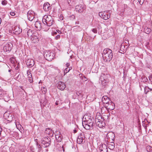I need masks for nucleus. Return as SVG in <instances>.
<instances>
[{"mask_svg": "<svg viewBox=\"0 0 152 152\" xmlns=\"http://www.w3.org/2000/svg\"><path fill=\"white\" fill-rule=\"evenodd\" d=\"M12 46L13 45L12 43L10 42L8 43L4 46V51L9 53L11 50Z\"/></svg>", "mask_w": 152, "mask_h": 152, "instance_id": "39448f33", "label": "nucleus"}, {"mask_svg": "<svg viewBox=\"0 0 152 152\" xmlns=\"http://www.w3.org/2000/svg\"><path fill=\"white\" fill-rule=\"evenodd\" d=\"M26 64L28 67H31L34 65V63L33 60L31 59H29L27 60Z\"/></svg>", "mask_w": 152, "mask_h": 152, "instance_id": "f8f14e48", "label": "nucleus"}, {"mask_svg": "<svg viewBox=\"0 0 152 152\" xmlns=\"http://www.w3.org/2000/svg\"><path fill=\"white\" fill-rule=\"evenodd\" d=\"M41 91L42 93L44 94H45L47 92V89L46 88L44 87L42 88Z\"/></svg>", "mask_w": 152, "mask_h": 152, "instance_id": "c756f323", "label": "nucleus"}, {"mask_svg": "<svg viewBox=\"0 0 152 152\" xmlns=\"http://www.w3.org/2000/svg\"><path fill=\"white\" fill-rule=\"evenodd\" d=\"M57 88L61 90H64L66 87V85L64 83L59 82L57 84Z\"/></svg>", "mask_w": 152, "mask_h": 152, "instance_id": "1a4fd4ad", "label": "nucleus"}, {"mask_svg": "<svg viewBox=\"0 0 152 152\" xmlns=\"http://www.w3.org/2000/svg\"><path fill=\"white\" fill-rule=\"evenodd\" d=\"M99 15L101 18L105 20L108 19L110 17V14L108 13L107 11L99 12Z\"/></svg>", "mask_w": 152, "mask_h": 152, "instance_id": "20e7f679", "label": "nucleus"}, {"mask_svg": "<svg viewBox=\"0 0 152 152\" xmlns=\"http://www.w3.org/2000/svg\"><path fill=\"white\" fill-rule=\"evenodd\" d=\"M106 137H107V138L111 139L113 141L115 137V134L113 132H110L107 134Z\"/></svg>", "mask_w": 152, "mask_h": 152, "instance_id": "2eb2a0df", "label": "nucleus"}, {"mask_svg": "<svg viewBox=\"0 0 152 152\" xmlns=\"http://www.w3.org/2000/svg\"><path fill=\"white\" fill-rule=\"evenodd\" d=\"M75 9L77 11H78L79 13H81L85 10V7L84 5L80 4L76 5L75 7Z\"/></svg>", "mask_w": 152, "mask_h": 152, "instance_id": "0eeeda50", "label": "nucleus"}, {"mask_svg": "<svg viewBox=\"0 0 152 152\" xmlns=\"http://www.w3.org/2000/svg\"><path fill=\"white\" fill-rule=\"evenodd\" d=\"M34 30H32V33H33V32H34Z\"/></svg>", "mask_w": 152, "mask_h": 152, "instance_id": "69168bd1", "label": "nucleus"}, {"mask_svg": "<svg viewBox=\"0 0 152 152\" xmlns=\"http://www.w3.org/2000/svg\"><path fill=\"white\" fill-rule=\"evenodd\" d=\"M98 114L100 115V114H96L95 118V122H99V120H101V119H102V116L100 115H99Z\"/></svg>", "mask_w": 152, "mask_h": 152, "instance_id": "b1692460", "label": "nucleus"}, {"mask_svg": "<svg viewBox=\"0 0 152 152\" xmlns=\"http://www.w3.org/2000/svg\"><path fill=\"white\" fill-rule=\"evenodd\" d=\"M151 31V29H144L143 31L147 34H149Z\"/></svg>", "mask_w": 152, "mask_h": 152, "instance_id": "72a5a7b5", "label": "nucleus"}, {"mask_svg": "<svg viewBox=\"0 0 152 152\" xmlns=\"http://www.w3.org/2000/svg\"><path fill=\"white\" fill-rule=\"evenodd\" d=\"M107 146L110 149L113 150L115 148V144L113 142H111L108 144Z\"/></svg>", "mask_w": 152, "mask_h": 152, "instance_id": "412c9836", "label": "nucleus"}, {"mask_svg": "<svg viewBox=\"0 0 152 152\" xmlns=\"http://www.w3.org/2000/svg\"><path fill=\"white\" fill-rule=\"evenodd\" d=\"M150 89L148 87L146 86L144 88L145 92V94H147L149 91V90Z\"/></svg>", "mask_w": 152, "mask_h": 152, "instance_id": "c9c22d12", "label": "nucleus"}, {"mask_svg": "<svg viewBox=\"0 0 152 152\" xmlns=\"http://www.w3.org/2000/svg\"><path fill=\"white\" fill-rule=\"evenodd\" d=\"M28 80L30 83H32L33 82V78L32 77L28 78Z\"/></svg>", "mask_w": 152, "mask_h": 152, "instance_id": "49530a36", "label": "nucleus"}, {"mask_svg": "<svg viewBox=\"0 0 152 152\" xmlns=\"http://www.w3.org/2000/svg\"><path fill=\"white\" fill-rule=\"evenodd\" d=\"M27 74L28 75V78L32 77V75L31 73L30 72H28V71L27 72Z\"/></svg>", "mask_w": 152, "mask_h": 152, "instance_id": "e433bc0d", "label": "nucleus"}, {"mask_svg": "<svg viewBox=\"0 0 152 152\" xmlns=\"http://www.w3.org/2000/svg\"><path fill=\"white\" fill-rule=\"evenodd\" d=\"M93 122L89 123V124H88V125L90 127H92L93 126Z\"/></svg>", "mask_w": 152, "mask_h": 152, "instance_id": "a18cd8bd", "label": "nucleus"}, {"mask_svg": "<svg viewBox=\"0 0 152 152\" xmlns=\"http://www.w3.org/2000/svg\"><path fill=\"white\" fill-rule=\"evenodd\" d=\"M106 100L107 101H110V99H109V98H108L107 96H104L102 98V101H103V100Z\"/></svg>", "mask_w": 152, "mask_h": 152, "instance_id": "2f4dec72", "label": "nucleus"}, {"mask_svg": "<svg viewBox=\"0 0 152 152\" xmlns=\"http://www.w3.org/2000/svg\"><path fill=\"white\" fill-rule=\"evenodd\" d=\"M51 52L50 51H48L45 53L44 54V57L45 58L46 60L50 56V54Z\"/></svg>", "mask_w": 152, "mask_h": 152, "instance_id": "bb28decb", "label": "nucleus"}, {"mask_svg": "<svg viewBox=\"0 0 152 152\" xmlns=\"http://www.w3.org/2000/svg\"><path fill=\"white\" fill-rule=\"evenodd\" d=\"M55 104L56 105H58V102H57V101H56L55 103Z\"/></svg>", "mask_w": 152, "mask_h": 152, "instance_id": "680f3d73", "label": "nucleus"}, {"mask_svg": "<svg viewBox=\"0 0 152 152\" xmlns=\"http://www.w3.org/2000/svg\"><path fill=\"white\" fill-rule=\"evenodd\" d=\"M0 96L1 97L4 96V92L3 91L0 89Z\"/></svg>", "mask_w": 152, "mask_h": 152, "instance_id": "79ce46f5", "label": "nucleus"}, {"mask_svg": "<svg viewBox=\"0 0 152 152\" xmlns=\"http://www.w3.org/2000/svg\"><path fill=\"white\" fill-rule=\"evenodd\" d=\"M67 68H68V69H69V71L71 70L72 69V67H67Z\"/></svg>", "mask_w": 152, "mask_h": 152, "instance_id": "bf43d9fd", "label": "nucleus"}, {"mask_svg": "<svg viewBox=\"0 0 152 152\" xmlns=\"http://www.w3.org/2000/svg\"><path fill=\"white\" fill-rule=\"evenodd\" d=\"M53 53H51L50 54V56L48 58L47 60L49 61H51L52 59L54 58L53 56Z\"/></svg>", "mask_w": 152, "mask_h": 152, "instance_id": "c85d7f7f", "label": "nucleus"}, {"mask_svg": "<svg viewBox=\"0 0 152 152\" xmlns=\"http://www.w3.org/2000/svg\"><path fill=\"white\" fill-rule=\"evenodd\" d=\"M56 138L58 142H61L62 139V137L61 135H56Z\"/></svg>", "mask_w": 152, "mask_h": 152, "instance_id": "393cba45", "label": "nucleus"}, {"mask_svg": "<svg viewBox=\"0 0 152 152\" xmlns=\"http://www.w3.org/2000/svg\"><path fill=\"white\" fill-rule=\"evenodd\" d=\"M47 100H46L45 101V102H44L43 105H46V103H47Z\"/></svg>", "mask_w": 152, "mask_h": 152, "instance_id": "5fc2aeb1", "label": "nucleus"}, {"mask_svg": "<svg viewBox=\"0 0 152 152\" xmlns=\"http://www.w3.org/2000/svg\"><path fill=\"white\" fill-rule=\"evenodd\" d=\"M60 19L61 20H63V17L62 15H60Z\"/></svg>", "mask_w": 152, "mask_h": 152, "instance_id": "603ef678", "label": "nucleus"}, {"mask_svg": "<svg viewBox=\"0 0 152 152\" xmlns=\"http://www.w3.org/2000/svg\"><path fill=\"white\" fill-rule=\"evenodd\" d=\"M83 95V91H77L74 92V95L75 98L78 99H82Z\"/></svg>", "mask_w": 152, "mask_h": 152, "instance_id": "423d86ee", "label": "nucleus"}, {"mask_svg": "<svg viewBox=\"0 0 152 152\" xmlns=\"http://www.w3.org/2000/svg\"><path fill=\"white\" fill-rule=\"evenodd\" d=\"M44 18L42 20V21L43 23L44 24H45V23H47L48 22H49L53 20L51 16L50 15H46L44 16Z\"/></svg>", "mask_w": 152, "mask_h": 152, "instance_id": "4468645a", "label": "nucleus"}, {"mask_svg": "<svg viewBox=\"0 0 152 152\" xmlns=\"http://www.w3.org/2000/svg\"><path fill=\"white\" fill-rule=\"evenodd\" d=\"M37 34L35 33H34V34L33 35L31 36V39L34 43H35L38 42L39 39L38 37L36 36Z\"/></svg>", "mask_w": 152, "mask_h": 152, "instance_id": "a211bd4d", "label": "nucleus"}, {"mask_svg": "<svg viewBox=\"0 0 152 152\" xmlns=\"http://www.w3.org/2000/svg\"><path fill=\"white\" fill-rule=\"evenodd\" d=\"M17 123H18V122H17L16 123H15V124H16V126H17Z\"/></svg>", "mask_w": 152, "mask_h": 152, "instance_id": "338daca9", "label": "nucleus"}, {"mask_svg": "<svg viewBox=\"0 0 152 152\" xmlns=\"http://www.w3.org/2000/svg\"><path fill=\"white\" fill-rule=\"evenodd\" d=\"M51 143V139L49 137H44L41 140L40 144H38L37 142V145L38 146V150L41 151L42 150V147L43 148L47 147L49 146Z\"/></svg>", "mask_w": 152, "mask_h": 152, "instance_id": "f03ea898", "label": "nucleus"}, {"mask_svg": "<svg viewBox=\"0 0 152 152\" xmlns=\"http://www.w3.org/2000/svg\"><path fill=\"white\" fill-rule=\"evenodd\" d=\"M99 30L98 33L99 34H101L102 33L101 29H98Z\"/></svg>", "mask_w": 152, "mask_h": 152, "instance_id": "3c124183", "label": "nucleus"}, {"mask_svg": "<svg viewBox=\"0 0 152 152\" xmlns=\"http://www.w3.org/2000/svg\"><path fill=\"white\" fill-rule=\"evenodd\" d=\"M60 36L59 35H58L56 37L57 39L60 38Z\"/></svg>", "mask_w": 152, "mask_h": 152, "instance_id": "13d9d810", "label": "nucleus"}, {"mask_svg": "<svg viewBox=\"0 0 152 152\" xmlns=\"http://www.w3.org/2000/svg\"><path fill=\"white\" fill-rule=\"evenodd\" d=\"M138 2L140 5H142L143 3L144 0H138Z\"/></svg>", "mask_w": 152, "mask_h": 152, "instance_id": "c03bdc74", "label": "nucleus"}, {"mask_svg": "<svg viewBox=\"0 0 152 152\" xmlns=\"http://www.w3.org/2000/svg\"><path fill=\"white\" fill-rule=\"evenodd\" d=\"M8 114L7 113H5L4 115V116H5V115H7V117L5 119L7 120V121H12V115L11 114H8V115H7Z\"/></svg>", "mask_w": 152, "mask_h": 152, "instance_id": "aec40b11", "label": "nucleus"}, {"mask_svg": "<svg viewBox=\"0 0 152 152\" xmlns=\"http://www.w3.org/2000/svg\"><path fill=\"white\" fill-rule=\"evenodd\" d=\"M69 69H68V68H66L64 70V75L66 74L67 73L69 72Z\"/></svg>", "mask_w": 152, "mask_h": 152, "instance_id": "58836bf2", "label": "nucleus"}, {"mask_svg": "<svg viewBox=\"0 0 152 152\" xmlns=\"http://www.w3.org/2000/svg\"><path fill=\"white\" fill-rule=\"evenodd\" d=\"M14 58H10V61L12 63H14L15 62V61L14 60Z\"/></svg>", "mask_w": 152, "mask_h": 152, "instance_id": "de8ad7c7", "label": "nucleus"}, {"mask_svg": "<svg viewBox=\"0 0 152 152\" xmlns=\"http://www.w3.org/2000/svg\"><path fill=\"white\" fill-rule=\"evenodd\" d=\"M7 3V1L6 0H4L2 1L1 4L3 5H5Z\"/></svg>", "mask_w": 152, "mask_h": 152, "instance_id": "a19ab883", "label": "nucleus"}, {"mask_svg": "<svg viewBox=\"0 0 152 152\" xmlns=\"http://www.w3.org/2000/svg\"><path fill=\"white\" fill-rule=\"evenodd\" d=\"M10 15L12 16H14L15 15V13L14 12H10Z\"/></svg>", "mask_w": 152, "mask_h": 152, "instance_id": "8fccbe9b", "label": "nucleus"}, {"mask_svg": "<svg viewBox=\"0 0 152 152\" xmlns=\"http://www.w3.org/2000/svg\"><path fill=\"white\" fill-rule=\"evenodd\" d=\"M101 152H107L108 150L106 145L104 144H101L99 147Z\"/></svg>", "mask_w": 152, "mask_h": 152, "instance_id": "ddd939ff", "label": "nucleus"}, {"mask_svg": "<svg viewBox=\"0 0 152 152\" xmlns=\"http://www.w3.org/2000/svg\"><path fill=\"white\" fill-rule=\"evenodd\" d=\"M18 67H16V69H18Z\"/></svg>", "mask_w": 152, "mask_h": 152, "instance_id": "774afa93", "label": "nucleus"}, {"mask_svg": "<svg viewBox=\"0 0 152 152\" xmlns=\"http://www.w3.org/2000/svg\"><path fill=\"white\" fill-rule=\"evenodd\" d=\"M19 76H20L19 75H18L15 78V79L16 80H17V79H18V78L19 77Z\"/></svg>", "mask_w": 152, "mask_h": 152, "instance_id": "4d7b16f0", "label": "nucleus"}, {"mask_svg": "<svg viewBox=\"0 0 152 152\" xmlns=\"http://www.w3.org/2000/svg\"><path fill=\"white\" fill-rule=\"evenodd\" d=\"M22 31V29H12L9 30L10 32L12 34L18 35L20 34Z\"/></svg>", "mask_w": 152, "mask_h": 152, "instance_id": "9d476101", "label": "nucleus"}, {"mask_svg": "<svg viewBox=\"0 0 152 152\" xmlns=\"http://www.w3.org/2000/svg\"><path fill=\"white\" fill-rule=\"evenodd\" d=\"M146 150L148 152H152V147L150 146H147Z\"/></svg>", "mask_w": 152, "mask_h": 152, "instance_id": "7c9ffc66", "label": "nucleus"}, {"mask_svg": "<svg viewBox=\"0 0 152 152\" xmlns=\"http://www.w3.org/2000/svg\"><path fill=\"white\" fill-rule=\"evenodd\" d=\"M81 79L84 81H85L87 80V78L85 76L81 77Z\"/></svg>", "mask_w": 152, "mask_h": 152, "instance_id": "37998d69", "label": "nucleus"}, {"mask_svg": "<svg viewBox=\"0 0 152 152\" xmlns=\"http://www.w3.org/2000/svg\"><path fill=\"white\" fill-rule=\"evenodd\" d=\"M20 28V27L19 25H18L16 26V27H15V28Z\"/></svg>", "mask_w": 152, "mask_h": 152, "instance_id": "864d4df0", "label": "nucleus"}, {"mask_svg": "<svg viewBox=\"0 0 152 152\" xmlns=\"http://www.w3.org/2000/svg\"><path fill=\"white\" fill-rule=\"evenodd\" d=\"M53 21L52 20L49 22H48L47 23H45L47 25V26H50L52 25Z\"/></svg>", "mask_w": 152, "mask_h": 152, "instance_id": "473e14b6", "label": "nucleus"}, {"mask_svg": "<svg viewBox=\"0 0 152 152\" xmlns=\"http://www.w3.org/2000/svg\"><path fill=\"white\" fill-rule=\"evenodd\" d=\"M91 31L94 33H96L97 31L96 29H92Z\"/></svg>", "mask_w": 152, "mask_h": 152, "instance_id": "09e8293b", "label": "nucleus"}, {"mask_svg": "<svg viewBox=\"0 0 152 152\" xmlns=\"http://www.w3.org/2000/svg\"><path fill=\"white\" fill-rule=\"evenodd\" d=\"M27 17L29 20L32 21L34 18V12L32 11H29L27 13Z\"/></svg>", "mask_w": 152, "mask_h": 152, "instance_id": "6e6552de", "label": "nucleus"}, {"mask_svg": "<svg viewBox=\"0 0 152 152\" xmlns=\"http://www.w3.org/2000/svg\"><path fill=\"white\" fill-rule=\"evenodd\" d=\"M74 133H75L77 132V131L75 129L74 130Z\"/></svg>", "mask_w": 152, "mask_h": 152, "instance_id": "e2e57ef3", "label": "nucleus"}, {"mask_svg": "<svg viewBox=\"0 0 152 152\" xmlns=\"http://www.w3.org/2000/svg\"><path fill=\"white\" fill-rule=\"evenodd\" d=\"M43 8L45 11H49L50 9V4L48 3H45L43 5Z\"/></svg>", "mask_w": 152, "mask_h": 152, "instance_id": "f3484780", "label": "nucleus"}, {"mask_svg": "<svg viewBox=\"0 0 152 152\" xmlns=\"http://www.w3.org/2000/svg\"><path fill=\"white\" fill-rule=\"evenodd\" d=\"M102 57L103 60L105 62H110L113 58L112 50L109 48L104 49L103 51Z\"/></svg>", "mask_w": 152, "mask_h": 152, "instance_id": "f257e3e1", "label": "nucleus"}, {"mask_svg": "<svg viewBox=\"0 0 152 152\" xmlns=\"http://www.w3.org/2000/svg\"><path fill=\"white\" fill-rule=\"evenodd\" d=\"M96 125L98 126L100 128H102L103 127H104L105 125V124L104 121H102V120H99V121L98 122H96Z\"/></svg>", "mask_w": 152, "mask_h": 152, "instance_id": "dca6fc26", "label": "nucleus"}, {"mask_svg": "<svg viewBox=\"0 0 152 152\" xmlns=\"http://www.w3.org/2000/svg\"><path fill=\"white\" fill-rule=\"evenodd\" d=\"M45 132L46 134H48L51 136H52L53 134V132L52 129L50 128L46 129Z\"/></svg>", "mask_w": 152, "mask_h": 152, "instance_id": "6ab92c4d", "label": "nucleus"}, {"mask_svg": "<svg viewBox=\"0 0 152 152\" xmlns=\"http://www.w3.org/2000/svg\"><path fill=\"white\" fill-rule=\"evenodd\" d=\"M41 23L39 21H37L35 23V27L37 28H42Z\"/></svg>", "mask_w": 152, "mask_h": 152, "instance_id": "5701e85b", "label": "nucleus"}, {"mask_svg": "<svg viewBox=\"0 0 152 152\" xmlns=\"http://www.w3.org/2000/svg\"><path fill=\"white\" fill-rule=\"evenodd\" d=\"M32 29H29V30L27 32V34L28 36H32L34 34V33H32Z\"/></svg>", "mask_w": 152, "mask_h": 152, "instance_id": "cd10ccee", "label": "nucleus"}, {"mask_svg": "<svg viewBox=\"0 0 152 152\" xmlns=\"http://www.w3.org/2000/svg\"><path fill=\"white\" fill-rule=\"evenodd\" d=\"M107 80H106L104 79V80L102 81V84L103 88H105L107 86Z\"/></svg>", "mask_w": 152, "mask_h": 152, "instance_id": "a878e982", "label": "nucleus"}, {"mask_svg": "<svg viewBox=\"0 0 152 152\" xmlns=\"http://www.w3.org/2000/svg\"><path fill=\"white\" fill-rule=\"evenodd\" d=\"M66 66L67 67H69V63H67L66 64Z\"/></svg>", "mask_w": 152, "mask_h": 152, "instance_id": "6e6d98bb", "label": "nucleus"}, {"mask_svg": "<svg viewBox=\"0 0 152 152\" xmlns=\"http://www.w3.org/2000/svg\"><path fill=\"white\" fill-rule=\"evenodd\" d=\"M84 139V137L83 135H82L81 134H80V135L78 137L77 142L78 144H80L85 142V140Z\"/></svg>", "mask_w": 152, "mask_h": 152, "instance_id": "9b49d317", "label": "nucleus"}, {"mask_svg": "<svg viewBox=\"0 0 152 152\" xmlns=\"http://www.w3.org/2000/svg\"><path fill=\"white\" fill-rule=\"evenodd\" d=\"M86 123L87 124H89V123L93 122L92 121V120L91 118H89L88 119H86Z\"/></svg>", "mask_w": 152, "mask_h": 152, "instance_id": "f704fd0d", "label": "nucleus"}, {"mask_svg": "<svg viewBox=\"0 0 152 152\" xmlns=\"http://www.w3.org/2000/svg\"><path fill=\"white\" fill-rule=\"evenodd\" d=\"M82 125L84 128L88 130L90 129V127L88 125V124L86 123L84 121H83Z\"/></svg>", "mask_w": 152, "mask_h": 152, "instance_id": "4be33fe9", "label": "nucleus"}, {"mask_svg": "<svg viewBox=\"0 0 152 152\" xmlns=\"http://www.w3.org/2000/svg\"><path fill=\"white\" fill-rule=\"evenodd\" d=\"M57 32L59 33V34H61V31H59V30H57Z\"/></svg>", "mask_w": 152, "mask_h": 152, "instance_id": "052dcab7", "label": "nucleus"}, {"mask_svg": "<svg viewBox=\"0 0 152 152\" xmlns=\"http://www.w3.org/2000/svg\"><path fill=\"white\" fill-rule=\"evenodd\" d=\"M75 18V16L74 15H72L69 16V19L71 20H73Z\"/></svg>", "mask_w": 152, "mask_h": 152, "instance_id": "4c0bfd02", "label": "nucleus"}, {"mask_svg": "<svg viewBox=\"0 0 152 152\" xmlns=\"http://www.w3.org/2000/svg\"><path fill=\"white\" fill-rule=\"evenodd\" d=\"M104 103H105V106L107 108L110 109V110H112L115 108V106H113V105H114L113 103L111 101L110 102V101H107L104 100L103 101H102Z\"/></svg>", "mask_w": 152, "mask_h": 152, "instance_id": "7ed1b4c3", "label": "nucleus"}, {"mask_svg": "<svg viewBox=\"0 0 152 152\" xmlns=\"http://www.w3.org/2000/svg\"><path fill=\"white\" fill-rule=\"evenodd\" d=\"M11 69H10V70H8V72H11Z\"/></svg>", "mask_w": 152, "mask_h": 152, "instance_id": "0e129e2a", "label": "nucleus"}, {"mask_svg": "<svg viewBox=\"0 0 152 152\" xmlns=\"http://www.w3.org/2000/svg\"><path fill=\"white\" fill-rule=\"evenodd\" d=\"M142 81H143V82H145L147 81V79L146 77H145L144 76H143L142 77Z\"/></svg>", "mask_w": 152, "mask_h": 152, "instance_id": "ea45409f", "label": "nucleus"}]
</instances>
